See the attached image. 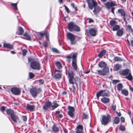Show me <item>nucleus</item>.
Instances as JSON below:
<instances>
[{
	"mask_svg": "<svg viewBox=\"0 0 133 133\" xmlns=\"http://www.w3.org/2000/svg\"><path fill=\"white\" fill-rule=\"evenodd\" d=\"M66 35L67 38L70 40L71 45H74L76 44L77 41L75 40L76 36L69 32L67 33Z\"/></svg>",
	"mask_w": 133,
	"mask_h": 133,
	"instance_id": "nucleus-5",
	"label": "nucleus"
},
{
	"mask_svg": "<svg viewBox=\"0 0 133 133\" xmlns=\"http://www.w3.org/2000/svg\"><path fill=\"white\" fill-rule=\"evenodd\" d=\"M114 60L115 61H123V60L122 58H121L118 57H115L114 58Z\"/></svg>",
	"mask_w": 133,
	"mask_h": 133,
	"instance_id": "nucleus-40",
	"label": "nucleus"
},
{
	"mask_svg": "<svg viewBox=\"0 0 133 133\" xmlns=\"http://www.w3.org/2000/svg\"><path fill=\"white\" fill-rule=\"evenodd\" d=\"M68 114L70 117L73 118L74 116V112L75 111L74 108L73 107L69 106L68 107Z\"/></svg>",
	"mask_w": 133,
	"mask_h": 133,
	"instance_id": "nucleus-8",
	"label": "nucleus"
},
{
	"mask_svg": "<svg viewBox=\"0 0 133 133\" xmlns=\"http://www.w3.org/2000/svg\"><path fill=\"white\" fill-rule=\"evenodd\" d=\"M3 47L12 49L13 48V45L9 43H4V44Z\"/></svg>",
	"mask_w": 133,
	"mask_h": 133,
	"instance_id": "nucleus-23",
	"label": "nucleus"
},
{
	"mask_svg": "<svg viewBox=\"0 0 133 133\" xmlns=\"http://www.w3.org/2000/svg\"><path fill=\"white\" fill-rule=\"evenodd\" d=\"M127 28L129 31L133 33V30L132 28L131 25H128L127 26Z\"/></svg>",
	"mask_w": 133,
	"mask_h": 133,
	"instance_id": "nucleus-42",
	"label": "nucleus"
},
{
	"mask_svg": "<svg viewBox=\"0 0 133 133\" xmlns=\"http://www.w3.org/2000/svg\"><path fill=\"white\" fill-rule=\"evenodd\" d=\"M52 51L56 53H59V51L58 50L55 48H53L52 49Z\"/></svg>",
	"mask_w": 133,
	"mask_h": 133,
	"instance_id": "nucleus-47",
	"label": "nucleus"
},
{
	"mask_svg": "<svg viewBox=\"0 0 133 133\" xmlns=\"http://www.w3.org/2000/svg\"><path fill=\"white\" fill-rule=\"evenodd\" d=\"M74 28L73 29V31L79 32L80 31V29L79 26L75 24Z\"/></svg>",
	"mask_w": 133,
	"mask_h": 133,
	"instance_id": "nucleus-33",
	"label": "nucleus"
},
{
	"mask_svg": "<svg viewBox=\"0 0 133 133\" xmlns=\"http://www.w3.org/2000/svg\"><path fill=\"white\" fill-rule=\"evenodd\" d=\"M111 121V117L109 115H104L102 116L101 122L102 124L104 125H106L109 122Z\"/></svg>",
	"mask_w": 133,
	"mask_h": 133,
	"instance_id": "nucleus-4",
	"label": "nucleus"
},
{
	"mask_svg": "<svg viewBox=\"0 0 133 133\" xmlns=\"http://www.w3.org/2000/svg\"><path fill=\"white\" fill-rule=\"evenodd\" d=\"M39 34L41 38H44V36L45 35V32L44 33H42L40 32Z\"/></svg>",
	"mask_w": 133,
	"mask_h": 133,
	"instance_id": "nucleus-55",
	"label": "nucleus"
},
{
	"mask_svg": "<svg viewBox=\"0 0 133 133\" xmlns=\"http://www.w3.org/2000/svg\"><path fill=\"white\" fill-rule=\"evenodd\" d=\"M29 75L30 78L31 79L33 78L35 76L34 74L31 72L29 73Z\"/></svg>",
	"mask_w": 133,
	"mask_h": 133,
	"instance_id": "nucleus-49",
	"label": "nucleus"
},
{
	"mask_svg": "<svg viewBox=\"0 0 133 133\" xmlns=\"http://www.w3.org/2000/svg\"><path fill=\"white\" fill-rule=\"evenodd\" d=\"M52 104V103L49 101H46L45 104L43 106V108L45 110H47L49 108H50Z\"/></svg>",
	"mask_w": 133,
	"mask_h": 133,
	"instance_id": "nucleus-12",
	"label": "nucleus"
},
{
	"mask_svg": "<svg viewBox=\"0 0 133 133\" xmlns=\"http://www.w3.org/2000/svg\"><path fill=\"white\" fill-rule=\"evenodd\" d=\"M56 65L57 68L59 69H61L62 67V64L61 63L59 62H56Z\"/></svg>",
	"mask_w": 133,
	"mask_h": 133,
	"instance_id": "nucleus-35",
	"label": "nucleus"
},
{
	"mask_svg": "<svg viewBox=\"0 0 133 133\" xmlns=\"http://www.w3.org/2000/svg\"><path fill=\"white\" fill-rule=\"evenodd\" d=\"M6 109V107L4 106H2L1 107V111L3 113H4V111H5Z\"/></svg>",
	"mask_w": 133,
	"mask_h": 133,
	"instance_id": "nucleus-51",
	"label": "nucleus"
},
{
	"mask_svg": "<svg viewBox=\"0 0 133 133\" xmlns=\"http://www.w3.org/2000/svg\"><path fill=\"white\" fill-rule=\"evenodd\" d=\"M6 111L7 114L8 115H10V116L14 113V111L11 109H8L6 110Z\"/></svg>",
	"mask_w": 133,
	"mask_h": 133,
	"instance_id": "nucleus-27",
	"label": "nucleus"
},
{
	"mask_svg": "<svg viewBox=\"0 0 133 133\" xmlns=\"http://www.w3.org/2000/svg\"><path fill=\"white\" fill-rule=\"evenodd\" d=\"M115 5L116 3L115 1L114 2L112 1L111 2H107V3H105V5L108 9H110L111 7Z\"/></svg>",
	"mask_w": 133,
	"mask_h": 133,
	"instance_id": "nucleus-13",
	"label": "nucleus"
},
{
	"mask_svg": "<svg viewBox=\"0 0 133 133\" xmlns=\"http://www.w3.org/2000/svg\"><path fill=\"white\" fill-rule=\"evenodd\" d=\"M45 37L48 41H49V33L47 32H45Z\"/></svg>",
	"mask_w": 133,
	"mask_h": 133,
	"instance_id": "nucleus-44",
	"label": "nucleus"
},
{
	"mask_svg": "<svg viewBox=\"0 0 133 133\" xmlns=\"http://www.w3.org/2000/svg\"><path fill=\"white\" fill-rule=\"evenodd\" d=\"M120 130L122 131H124L125 130V127L124 126L121 125L119 128Z\"/></svg>",
	"mask_w": 133,
	"mask_h": 133,
	"instance_id": "nucleus-46",
	"label": "nucleus"
},
{
	"mask_svg": "<svg viewBox=\"0 0 133 133\" xmlns=\"http://www.w3.org/2000/svg\"><path fill=\"white\" fill-rule=\"evenodd\" d=\"M118 12L123 17V18L126 17V13L125 11L122 9H119L118 10Z\"/></svg>",
	"mask_w": 133,
	"mask_h": 133,
	"instance_id": "nucleus-22",
	"label": "nucleus"
},
{
	"mask_svg": "<svg viewBox=\"0 0 133 133\" xmlns=\"http://www.w3.org/2000/svg\"><path fill=\"white\" fill-rule=\"evenodd\" d=\"M122 67L121 64H117L114 65L113 67V70L114 71H118Z\"/></svg>",
	"mask_w": 133,
	"mask_h": 133,
	"instance_id": "nucleus-24",
	"label": "nucleus"
},
{
	"mask_svg": "<svg viewBox=\"0 0 133 133\" xmlns=\"http://www.w3.org/2000/svg\"><path fill=\"white\" fill-rule=\"evenodd\" d=\"M12 6L13 7L15 10H17V4L16 3H12L11 4Z\"/></svg>",
	"mask_w": 133,
	"mask_h": 133,
	"instance_id": "nucleus-48",
	"label": "nucleus"
},
{
	"mask_svg": "<svg viewBox=\"0 0 133 133\" xmlns=\"http://www.w3.org/2000/svg\"><path fill=\"white\" fill-rule=\"evenodd\" d=\"M30 66L33 69H37L39 70L40 69L39 63L36 61H33L31 62Z\"/></svg>",
	"mask_w": 133,
	"mask_h": 133,
	"instance_id": "nucleus-7",
	"label": "nucleus"
},
{
	"mask_svg": "<svg viewBox=\"0 0 133 133\" xmlns=\"http://www.w3.org/2000/svg\"><path fill=\"white\" fill-rule=\"evenodd\" d=\"M24 36L26 37L28 40H30V36L26 33H25L24 34Z\"/></svg>",
	"mask_w": 133,
	"mask_h": 133,
	"instance_id": "nucleus-43",
	"label": "nucleus"
},
{
	"mask_svg": "<svg viewBox=\"0 0 133 133\" xmlns=\"http://www.w3.org/2000/svg\"><path fill=\"white\" fill-rule=\"evenodd\" d=\"M98 65L101 68L104 67V68H105L107 67H106L107 66L106 63L103 61H101L99 62L98 64Z\"/></svg>",
	"mask_w": 133,
	"mask_h": 133,
	"instance_id": "nucleus-26",
	"label": "nucleus"
},
{
	"mask_svg": "<svg viewBox=\"0 0 133 133\" xmlns=\"http://www.w3.org/2000/svg\"><path fill=\"white\" fill-rule=\"evenodd\" d=\"M101 100L103 103H108L110 99L108 98L104 97L101 98Z\"/></svg>",
	"mask_w": 133,
	"mask_h": 133,
	"instance_id": "nucleus-29",
	"label": "nucleus"
},
{
	"mask_svg": "<svg viewBox=\"0 0 133 133\" xmlns=\"http://www.w3.org/2000/svg\"><path fill=\"white\" fill-rule=\"evenodd\" d=\"M112 109L114 110L115 111L116 109V105L115 104L112 105L111 107Z\"/></svg>",
	"mask_w": 133,
	"mask_h": 133,
	"instance_id": "nucleus-58",
	"label": "nucleus"
},
{
	"mask_svg": "<svg viewBox=\"0 0 133 133\" xmlns=\"http://www.w3.org/2000/svg\"><path fill=\"white\" fill-rule=\"evenodd\" d=\"M43 45L44 47H46L48 45V43L46 42H43Z\"/></svg>",
	"mask_w": 133,
	"mask_h": 133,
	"instance_id": "nucleus-56",
	"label": "nucleus"
},
{
	"mask_svg": "<svg viewBox=\"0 0 133 133\" xmlns=\"http://www.w3.org/2000/svg\"><path fill=\"white\" fill-rule=\"evenodd\" d=\"M18 31V32L19 34L20 35H22L24 32V31L23 29L21 27H19Z\"/></svg>",
	"mask_w": 133,
	"mask_h": 133,
	"instance_id": "nucleus-36",
	"label": "nucleus"
},
{
	"mask_svg": "<svg viewBox=\"0 0 133 133\" xmlns=\"http://www.w3.org/2000/svg\"><path fill=\"white\" fill-rule=\"evenodd\" d=\"M94 9L93 11L94 14H95L98 13L101 10V8L99 6L97 5V4L94 7Z\"/></svg>",
	"mask_w": 133,
	"mask_h": 133,
	"instance_id": "nucleus-18",
	"label": "nucleus"
},
{
	"mask_svg": "<svg viewBox=\"0 0 133 133\" xmlns=\"http://www.w3.org/2000/svg\"><path fill=\"white\" fill-rule=\"evenodd\" d=\"M64 6L67 12L68 13L70 12V11L66 5H64Z\"/></svg>",
	"mask_w": 133,
	"mask_h": 133,
	"instance_id": "nucleus-53",
	"label": "nucleus"
},
{
	"mask_svg": "<svg viewBox=\"0 0 133 133\" xmlns=\"http://www.w3.org/2000/svg\"><path fill=\"white\" fill-rule=\"evenodd\" d=\"M26 108L27 110L32 111L35 109V107L34 105L27 104L26 105Z\"/></svg>",
	"mask_w": 133,
	"mask_h": 133,
	"instance_id": "nucleus-20",
	"label": "nucleus"
},
{
	"mask_svg": "<svg viewBox=\"0 0 133 133\" xmlns=\"http://www.w3.org/2000/svg\"><path fill=\"white\" fill-rule=\"evenodd\" d=\"M105 91V90H101L97 93L96 96L98 99L99 98L100 96H102V95H103L102 94L104 91Z\"/></svg>",
	"mask_w": 133,
	"mask_h": 133,
	"instance_id": "nucleus-30",
	"label": "nucleus"
},
{
	"mask_svg": "<svg viewBox=\"0 0 133 133\" xmlns=\"http://www.w3.org/2000/svg\"><path fill=\"white\" fill-rule=\"evenodd\" d=\"M106 53V51L105 50H102L98 54V56L100 58L101 57L105 54Z\"/></svg>",
	"mask_w": 133,
	"mask_h": 133,
	"instance_id": "nucleus-28",
	"label": "nucleus"
},
{
	"mask_svg": "<svg viewBox=\"0 0 133 133\" xmlns=\"http://www.w3.org/2000/svg\"><path fill=\"white\" fill-rule=\"evenodd\" d=\"M77 130L76 133H83V127L82 125H79L77 127Z\"/></svg>",
	"mask_w": 133,
	"mask_h": 133,
	"instance_id": "nucleus-21",
	"label": "nucleus"
},
{
	"mask_svg": "<svg viewBox=\"0 0 133 133\" xmlns=\"http://www.w3.org/2000/svg\"><path fill=\"white\" fill-rule=\"evenodd\" d=\"M89 23L92 22H93L94 21L93 19L90 18H89Z\"/></svg>",
	"mask_w": 133,
	"mask_h": 133,
	"instance_id": "nucleus-64",
	"label": "nucleus"
},
{
	"mask_svg": "<svg viewBox=\"0 0 133 133\" xmlns=\"http://www.w3.org/2000/svg\"><path fill=\"white\" fill-rule=\"evenodd\" d=\"M75 25V24L72 22H69L68 24V29L70 31L73 32V29L74 28Z\"/></svg>",
	"mask_w": 133,
	"mask_h": 133,
	"instance_id": "nucleus-15",
	"label": "nucleus"
},
{
	"mask_svg": "<svg viewBox=\"0 0 133 133\" xmlns=\"http://www.w3.org/2000/svg\"><path fill=\"white\" fill-rule=\"evenodd\" d=\"M97 31V29L95 28L90 29L89 30V33L92 36H95L96 33Z\"/></svg>",
	"mask_w": 133,
	"mask_h": 133,
	"instance_id": "nucleus-16",
	"label": "nucleus"
},
{
	"mask_svg": "<svg viewBox=\"0 0 133 133\" xmlns=\"http://www.w3.org/2000/svg\"><path fill=\"white\" fill-rule=\"evenodd\" d=\"M27 52V50L25 49H23L22 50V53L23 55V56L25 55Z\"/></svg>",
	"mask_w": 133,
	"mask_h": 133,
	"instance_id": "nucleus-45",
	"label": "nucleus"
},
{
	"mask_svg": "<svg viewBox=\"0 0 133 133\" xmlns=\"http://www.w3.org/2000/svg\"><path fill=\"white\" fill-rule=\"evenodd\" d=\"M87 1L89 7L91 10L97 4L96 2L94 0H87Z\"/></svg>",
	"mask_w": 133,
	"mask_h": 133,
	"instance_id": "nucleus-10",
	"label": "nucleus"
},
{
	"mask_svg": "<svg viewBox=\"0 0 133 133\" xmlns=\"http://www.w3.org/2000/svg\"><path fill=\"white\" fill-rule=\"evenodd\" d=\"M10 117L11 119L14 122H17L19 120V118L18 116L14 114Z\"/></svg>",
	"mask_w": 133,
	"mask_h": 133,
	"instance_id": "nucleus-19",
	"label": "nucleus"
},
{
	"mask_svg": "<svg viewBox=\"0 0 133 133\" xmlns=\"http://www.w3.org/2000/svg\"><path fill=\"white\" fill-rule=\"evenodd\" d=\"M119 82L118 80H114L112 81V83L114 84H116Z\"/></svg>",
	"mask_w": 133,
	"mask_h": 133,
	"instance_id": "nucleus-57",
	"label": "nucleus"
},
{
	"mask_svg": "<svg viewBox=\"0 0 133 133\" xmlns=\"http://www.w3.org/2000/svg\"><path fill=\"white\" fill-rule=\"evenodd\" d=\"M75 25V24L72 22H69L68 24V29L70 31L73 32V29L74 28Z\"/></svg>",
	"mask_w": 133,
	"mask_h": 133,
	"instance_id": "nucleus-14",
	"label": "nucleus"
},
{
	"mask_svg": "<svg viewBox=\"0 0 133 133\" xmlns=\"http://www.w3.org/2000/svg\"><path fill=\"white\" fill-rule=\"evenodd\" d=\"M72 87L73 89L72 92L74 94H75V91H76V88L75 87V86H74L73 84L72 85Z\"/></svg>",
	"mask_w": 133,
	"mask_h": 133,
	"instance_id": "nucleus-52",
	"label": "nucleus"
},
{
	"mask_svg": "<svg viewBox=\"0 0 133 133\" xmlns=\"http://www.w3.org/2000/svg\"><path fill=\"white\" fill-rule=\"evenodd\" d=\"M54 105L51 106L52 108L53 109H54L57 107L58 106V104L56 103V102L54 101L53 102Z\"/></svg>",
	"mask_w": 133,
	"mask_h": 133,
	"instance_id": "nucleus-39",
	"label": "nucleus"
},
{
	"mask_svg": "<svg viewBox=\"0 0 133 133\" xmlns=\"http://www.w3.org/2000/svg\"><path fill=\"white\" fill-rule=\"evenodd\" d=\"M23 119L24 121L25 122L27 121V117L25 116H23Z\"/></svg>",
	"mask_w": 133,
	"mask_h": 133,
	"instance_id": "nucleus-59",
	"label": "nucleus"
},
{
	"mask_svg": "<svg viewBox=\"0 0 133 133\" xmlns=\"http://www.w3.org/2000/svg\"><path fill=\"white\" fill-rule=\"evenodd\" d=\"M119 28V27L118 25H116L113 26L112 30L115 31L118 30Z\"/></svg>",
	"mask_w": 133,
	"mask_h": 133,
	"instance_id": "nucleus-41",
	"label": "nucleus"
},
{
	"mask_svg": "<svg viewBox=\"0 0 133 133\" xmlns=\"http://www.w3.org/2000/svg\"><path fill=\"white\" fill-rule=\"evenodd\" d=\"M77 55V53H72L66 57V58L70 59L72 58L71 65L73 69L75 70H77L78 67L77 64V60L76 58Z\"/></svg>",
	"mask_w": 133,
	"mask_h": 133,
	"instance_id": "nucleus-1",
	"label": "nucleus"
},
{
	"mask_svg": "<svg viewBox=\"0 0 133 133\" xmlns=\"http://www.w3.org/2000/svg\"><path fill=\"white\" fill-rule=\"evenodd\" d=\"M52 129L53 131L55 132H57L59 130L58 127H57L55 125H54L52 127Z\"/></svg>",
	"mask_w": 133,
	"mask_h": 133,
	"instance_id": "nucleus-38",
	"label": "nucleus"
},
{
	"mask_svg": "<svg viewBox=\"0 0 133 133\" xmlns=\"http://www.w3.org/2000/svg\"><path fill=\"white\" fill-rule=\"evenodd\" d=\"M41 89L40 88L34 87L30 89V92L32 97L35 98L41 92Z\"/></svg>",
	"mask_w": 133,
	"mask_h": 133,
	"instance_id": "nucleus-3",
	"label": "nucleus"
},
{
	"mask_svg": "<svg viewBox=\"0 0 133 133\" xmlns=\"http://www.w3.org/2000/svg\"><path fill=\"white\" fill-rule=\"evenodd\" d=\"M88 115L83 113L82 116V117L83 119H87V118Z\"/></svg>",
	"mask_w": 133,
	"mask_h": 133,
	"instance_id": "nucleus-54",
	"label": "nucleus"
},
{
	"mask_svg": "<svg viewBox=\"0 0 133 133\" xmlns=\"http://www.w3.org/2000/svg\"><path fill=\"white\" fill-rule=\"evenodd\" d=\"M116 21L114 20H111L110 22V24L112 26H113V25L115 23Z\"/></svg>",
	"mask_w": 133,
	"mask_h": 133,
	"instance_id": "nucleus-50",
	"label": "nucleus"
},
{
	"mask_svg": "<svg viewBox=\"0 0 133 133\" xmlns=\"http://www.w3.org/2000/svg\"><path fill=\"white\" fill-rule=\"evenodd\" d=\"M90 71V70H85L84 71V73L85 74H88Z\"/></svg>",
	"mask_w": 133,
	"mask_h": 133,
	"instance_id": "nucleus-62",
	"label": "nucleus"
},
{
	"mask_svg": "<svg viewBox=\"0 0 133 133\" xmlns=\"http://www.w3.org/2000/svg\"><path fill=\"white\" fill-rule=\"evenodd\" d=\"M109 69L108 67L104 68L102 70H97V73L100 75L105 76L109 71Z\"/></svg>",
	"mask_w": 133,
	"mask_h": 133,
	"instance_id": "nucleus-9",
	"label": "nucleus"
},
{
	"mask_svg": "<svg viewBox=\"0 0 133 133\" xmlns=\"http://www.w3.org/2000/svg\"><path fill=\"white\" fill-rule=\"evenodd\" d=\"M61 76L62 75L60 73L56 72L55 73L54 76L55 78L57 79H59L61 78Z\"/></svg>",
	"mask_w": 133,
	"mask_h": 133,
	"instance_id": "nucleus-31",
	"label": "nucleus"
},
{
	"mask_svg": "<svg viewBox=\"0 0 133 133\" xmlns=\"http://www.w3.org/2000/svg\"><path fill=\"white\" fill-rule=\"evenodd\" d=\"M121 120L122 122H125L124 118L123 117H122L121 118Z\"/></svg>",
	"mask_w": 133,
	"mask_h": 133,
	"instance_id": "nucleus-63",
	"label": "nucleus"
},
{
	"mask_svg": "<svg viewBox=\"0 0 133 133\" xmlns=\"http://www.w3.org/2000/svg\"><path fill=\"white\" fill-rule=\"evenodd\" d=\"M68 77L69 78V82L70 84H74V82L73 81L74 74L73 72L71 70H69L68 72Z\"/></svg>",
	"mask_w": 133,
	"mask_h": 133,
	"instance_id": "nucleus-6",
	"label": "nucleus"
},
{
	"mask_svg": "<svg viewBox=\"0 0 133 133\" xmlns=\"http://www.w3.org/2000/svg\"><path fill=\"white\" fill-rule=\"evenodd\" d=\"M119 74L122 76H126L125 78L128 80L131 81L133 79L131 71L129 69L120 70L119 71Z\"/></svg>",
	"mask_w": 133,
	"mask_h": 133,
	"instance_id": "nucleus-2",
	"label": "nucleus"
},
{
	"mask_svg": "<svg viewBox=\"0 0 133 133\" xmlns=\"http://www.w3.org/2000/svg\"><path fill=\"white\" fill-rule=\"evenodd\" d=\"M11 91L13 94L16 95H18L20 92L19 89L15 87H12L11 89Z\"/></svg>",
	"mask_w": 133,
	"mask_h": 133,
	"instance_id": "nucleus-11",
	"label": "nucleus"
},
{
	"mask_svg": "<svg viewBox=\"0 0 133 133\" xmlns=\"http://www.w3.org/2000/svg\"><path fill=\"white\" fill-rule=\"evenodd\" d=\"M121 92L122 94L125 96H127L128 95V91L126 89H122L121 90Z\"/></svg>",
	"mask_w": 133,
	"mask_h": 133,
	"instance_id": "nucleus-32",
	"label": "nucleus"
},
{
	"mask_svg": "<svg viewBox=\"0 0 133 133\" xmlns=\"http://www.w3.org/2000/svg\"><path fill=\"white\" fill-rule=\"evenodd\" d=\"M123 30L124 29L122 28L117 31L116 34L118 36H122L123 33Z\"/></svg>",
	"mask_w": 133,
	"mask_h": 133,
	"instance_id": "nucleus-25",
	"label": "nucleus"
},
{
	"mask_svg": "<svg viewBox=\"0 0 133 133\" xmlns=\"http://www.w3.org/2000/svg\"><path fill=\"white\" fill-rule=\"evenodd\" d=\"M123 88V85L122 84L120 83L118 84L117 85V88L118 91H121Z\"/></svg>",
	"mask_w": 133,
	"mask_h": 133,
	"instance_id": "nucleus-34",
	"label": "nucleus"
},
{
	"mask_svg": "<svg viewBox=\"0 0 133 133\" xmlns=\"http://www.w3.org/2000/svg\"><path fill=\"white\" fill-rule=\"evenodd\" d=\"M38 81L41 84H43L44 82V80L42 79H40L38 80Z\"/></svg>",
	"mask_w": 133,
	"mask_h": 133,
	"instance_id": "nucleus-60",
	"label": "nucleus"
},
{
	"mask_svg": "<svg viewBox=\"0 0 133 133\" xmlns=\"http://www.w3.org/2000/svg\"><path fill=\"white\" fill-rule=\"evenodd\" d=\"M119 118L118 117H116L114 119V122L115 124H117L119 123Z\"/></svg>",
	"mask_w": 133,
	"mask_h": 133,
	"instance_id": "nucleus-37",
	"label": "nucleus"
},
{
	"mask_svg": "<svg viewBox=\"0 0 133 133\" xmlns=\"http://www.w3.org/2000/svg\"><path fill=\"white\" fill-rule=\"evenodd\" d=\"M115 8L114 7H112L111 8V12L113 14H114V10Z\"/></svg>",
	"mask_w": 133,
	"mask_h": 133,
	"instance_id": "nucleus-61",
	"label": "nucleus"
},
{
	"mask_svg": "<svg viewBox=\"0 0 133 133\" xmlns=\"http://www.w3.org/2000/svg\"><path fill=\"white\" fill-rule=\"evenodd\" d=\"M74 80L75 81V83L77 87L78 88V85H79V86L81 85V80L77 76L76 77L74 78Z\"/></svg>",
	"mask_w": 133,
	"mask_h": 133,
	"instance_id": "nucleus-17",
	"label": "nucleus"
}]
</instances>
